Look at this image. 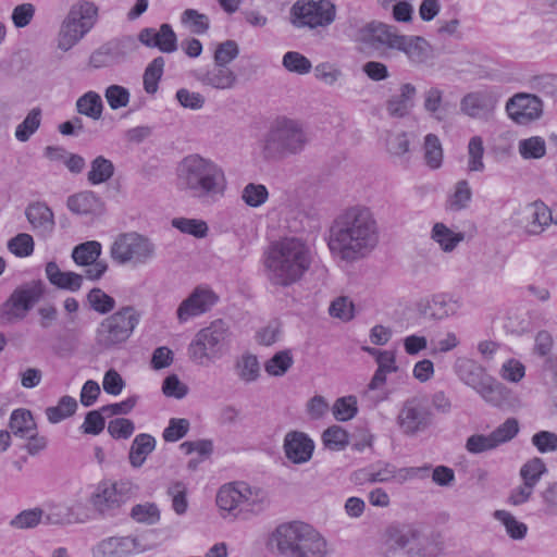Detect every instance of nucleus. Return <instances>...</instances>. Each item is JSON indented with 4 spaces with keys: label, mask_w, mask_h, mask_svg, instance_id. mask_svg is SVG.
Here are the masks:
<instances>
[{
    "label": "nucleus",
    "mask_w": 557,
    "mask_h": 557,
    "mask_svg": "<svg viewBox=\"0 0 557 557\" xmlns=\"http://www.w3.org/2000/svg\"><path fill=\"white\" fill-rule=\"evenodd\" d=\"M380 228L370 208L351 206L332 221L327 246L332 255L345 262L367 258L379 245Z\"/></svg>",
    "instance_id": "f257e3e1"
},
{
    "label": "nucleus",
    "mask_w": 557,
    "mask_h": 557,
    "mask_svg": "<svg viewBox=\"0 0 557 557\" xmlns=\"http://www.w3.org/2000/svg\"><path fill=\"white\" fill-rule=\"evenodd\" d=\"M312 263V251L298 237L273 242L264 252V273L271 285L289 287L302 280Z\"/></svg>",
    "instance_id": "f03ea898"
},
{
    "label": "nucleus",
    "mask_w": 557,
    "mask_h": 557,
    "mask_svg": "<svg viewBox=\"0 0 557 557\" xmlns=\"http://www.w3.org/2000/svg\"><path fill=\"white\" fill-rule=\"evenodd\" d=\"M180 190L201 203H212L224 196L226 177L223 169L209 158L198 153L184 157L176 168Z\"/></svg>",
    "instance_id": "7ed1b4c3"
},
{
    "label": "nucleus",
    "mask_w": 557,
    "mask_h": 557,
    "mask_svg": "<svg viewBox=\"0 0 557 557\" xmlns=\"http://www.w3.org/2000/svg\"><path fill=\"white\" fill-rule=\"evenodd\" d=\"M440 550L438 544L412 523L392 522L380 539L383 557H436Z\"/></svg>",
    "instance_id": "20e7f679"
},
{
    "label": "nucleus",
    "mask_w": 557,
    "mask_h": 557,
    "mask_svg": "<svg viewBox=\"0 0 557 557\" xmlns=\"http://www.w3.org/2000/svg\"><path fill=\"white\" fill-rule=\"evenodd\" d=\"M280 554L286 557H327L326 540L311 525L289 522L278 525L272 534Z\"/></svg>",
    "instance_id": "39448f33"
},
{
    "label": "nucleus",
    "mask_w": 557,
    "mask_h": 557,
    "mask_svg": "<svg viewBox=\"0 0 557 557\" xmlns=\"http://www.w3.org/2000/svg\"><path fill=\"white\" fill-rule=\"evenodd\" d=\"M308 137L301 125L290 119H280L267 133L262 152L265 159H282L304 150Z\"/></svg>",
    "instance_id": "423d86ee"
},
{
    "label": "nucleus",
    "mask_w": 557,
    "mask_h": 557,
    "mask_svg": "<svg viewBox=\"0 0 557 557\" xmlns=\"http://www.w3.org/2000/svg\"><path fill=\"white\" fill-rule=\"evenodd\" d=\"M98 18V8L90 1L74 3L63 20L58 34V48L69 51L78 44L95 26Z\"/></svg>",
    "instance_id": "0eeeda50"
},
{
    "label": "nucleus",
    "mask_w": 557,
    "mask_h": 557,
    "mask_svg": "<svg viewBox=\"0 0 557 557\" xmlns=\"http://www.w3.org/2000/svg\"><path fill=\"white\" fill-rule=\"evenodd\" d=\"M141 319V312L134 306H124L103 319L97 329V344L104 349L125 343L134 333Z\"/></svg>",
    "instance_id": "6e6552de"
},
{
    "label": "nucleus",
    "mask_w": 557,
    "mask_h": 557,
    "mask_svg": "<svg viewBox=\"0 0 557 557\" xmlns=\"http://www.w3.org/2000/svg\"><path fill=\"white\" fill-rule=\"evenodd\" d=\"M138 487L129 480H104L97 484L89 498L92 508L104 518L122 513L123 506L136 494Z\"/></svg>",
    "instance_id": "1a4fd4ad"
},
{
    "label": "nucleus",
    "mask_w": 557,
    "mask_h": 557,
    "mask_svg": "<svg viewBox=\"0 0 557 557\" xmlns=\"http://www.w3.org/2000/svg\"><path fill=\"white\" fill-rule=\"evenodd\" d=\"M45 293L46 285L41 280H34L17 286L0 306V325H9L25 319Z\"/></svg>",
    "instance_id": "9d476101"
},
{
    "label": "nucleus",
    "mask_w": 557,
    "mask_h": 557,
    "mask_svg": "<svg viewBox=\"0 0 557 557\" xmlns=\"http://www.w3.org/2000/svg\"><path fill=\"white\" fill-rule=\"evenodd\" d=\"M154 255V244L148 237L136 232L120 234L110 248L112 260L120 265H143L152 260Z\"/></svg>",
    "instance_id": "9b49d317"
},
{
    "label": "nucleus",
    "mask_w": 557,
    "mask_h": 557,
    "mask_svg": "<svg viewBox=\"0 0 557 557\" xmlns=\"http://www.w3.org/2000/svg\"><path fill=\"white\" fill-rule=\"evenodd\" d=\"M228 336V326L223 320H215L201 329L188 346L190 359L203 366L221 355L222 347Z\"/></svg>",
    "instance_id": "f8f14e48"
},
{
    "label": "nucleus",
    "mask_w": 557,
    "mask_h": 557,
    "mask_svg": "<svg viewBox=\"0 0 557 557\" xmlns=\"http://www.w3.org/2000/svg\"><path fill=\"white\" fill-rule=\"evenodd\" d=\"M292 16L296 27H323L334 21L335 7L329 0H298L292 8Z\"/></svg>",
    "instance_id": "ddd939ff"
},
{
    "label": "nucleus",
    "mask_w": 557,
    "mask_h": 557,
    "mask_svg": "<svg viewBox=\"0 0 557 557\" xmlns=\"http://www.w3.org/2000/svg\"><path fill=\"white\" fill-rule=\"evenodd\" d=\"M399 39L400 35L395 26L379 21L364 24L356 33L357 41L375 50L382 48L396 49V47H399L397 45Z\"/></svg>",
    "instance_id": "4468645a"
},
{
    "label": "nucleus",
    "mask_w": 557,
    "mask_h": 557,
    "mask_svg": "<svg viewBox=\"0 0 557 557\" xmlns=\"http://www.w3.org/2000/svg\"><path fill=\"white\" fill-rule=\"evenodd\" d=\"M219 301V296L208 286H197L189 296L184 299L176 310L181 323L201 315L211 310Z\"/></svg>",
    "instance_id": "2eb2a0df"
},
{
    "label": "nucleus",
    "mask_w": 557,
    "mask_h": 557,
    "mask_svg": "<svg viewBox=\"0 0 557 557\" xmlns=\"http://www.w3.org/2000/svg\"><path fill=\"white\" fill-rule=\"evenodd\" d=\"M506 111L517 124L525 125L541 117L543 102L535 95L519 92L507 101Z\"/></svg>",
    "instance_id": "dca6fc26"
},
{
    "label": "nucleus",
    "mask_w": 557,
    "mask_h": 557,
    "mask_svg": "<svg viewBox=\"0 0 557 557\" xmlns=\"http://www.w3.org/2000/svg\"><path fill=\"white\" fill-rule=\"evenodd\" d=\"M132 42L133 39L131 37H124L102 44L89 55L88 65L95 70H99L122 62L126 57V48Z\"/></svg>",
    "instance_id": "f3484780"
},
{
    "label": "nucleus",
    "mask_w": 557,
    "mask_h": 557,
    "mask_svg": "<svg viewBox=\"0 0 557 557\" xmlns=\"http://www.w3.org/2000/svg\"><path fill=\"white\" fill-rule=\"evenodd\" d=\"M399 428L407 435L423 432L431 424V413L414 400H408L397 417Z\"/></svg>",
    "instance_id": "a211bd4d"
},
{
    "label": "nucleus",
    "mask_w": 557,
    "mask_h": 557,
    "mask_svg": "<svg viewBox=\"0 0 557 557\" xmlns=\"http://www.w3.org/2000/svg\"><path fill=\"white\" fill-rule=\"evenodd\" d=\"M138 40L148 48H158L161 52L172 53L177 50V36L168 23L160 25L157 30L145 27L138 34Z\"/></svg>",
    "instance_id": "6ab92c4d"
},
{
    "label": "nucleus",
    "mask_w": 557,
    "mask_h": 557,
    "mask_svg": "<svg viewBox=\"0 0 557 557\" xmlns=\"http://www.w3.org/2000/svg\"><path fill=\"white\" fill-rule=\"evenodd\" d=\"M496 99L487 92L474 91L460 100V111L471 119L487 120L494 112Z\"/></svg>",
    "instance_id": "aec40b11"
},
{
    "label": "nucleus",
    "mask_w": 557,
    "mask_h": 557,
    "mask_svg": "<svg viewBox=\"0 0 557 557\" xmlns=\"http://www.w3.org/2000/svg\"><path fill=\"white\" fill-rule=\"evenodd\" d=\"M313 450L314 443L306 433L292 431L285 435L284 451L292 462L300 465L309 461Z\"/></svg>",
    "instance_id": "412c9836"
},
{
    "label": "nucleus",
    "mask_w": 557,
    "mask_h": 557,
    "mask_svg": "<svg viewBox=\"0 0 557 557\" xmlns=\"http://www.w3.org/2000/svg\"><path fill=\"white\" fill-rule=\"evenodd\" d=\"M194 77L203 86L214 89H232L237 83V76L234 71L227 66L214 64L210 70H196Z\"/></svg>",
    "instance_id": "4be33fe9"
},
{
    "label": "nucleus",
    "mask_w": 557,
    "mask_h": 557,
    "mask_svg": "<svg viewBox=\"0 0 557 557\" xmlns=\"http://www.w3.org/2000/svg\"><path fill=\"white\" fill-rule=\"evenodd\" d=\"M474 391L493 407L504 408L510 404L511 391L491 374Z\"/></svg>",
    "instance_id": "5701e85b"
},
{
    "label": "nucleus",
    "mask_w": 557,
    "mask_h": 557,
    "mask_svg": "<svg viewBox=\"0 0 557 557\" xmlns=\"http://www.w3.org/2000/svg\"><path fill=\"white\" fill-rule=\"evenodd\" d=\"M417 88L410 83L401 84L398 94L392 95L386 101L389 116L401 119L407 116L414 107Z\"/></svg>",
    "instance_id": "b1692460"
},
{
    "label": "nucleus",
    "mask_w": 557,
    "mask_h": 557,
    "mask_svg": "<svg viewBox=\"0 0 557 557\" xmlns=\"http://www.w3.org/2000/svg\"><path fill=\"white\" fill-rule=\"evenodd\" d=\"M453 369L457 377L473 391L488 375L483 366L467 357H457Z\"/></svg>",
    "instance_id": "393cba45"
},
{
    "label": "nucleus",
    "mask_w": 557,
    "mask_h": 557,
    "mask_svg": "<svg viewBox=\"0 0 557 557\" xmlns=\"http://www.w3.org/2000/svg\"><path fill=\"white\" fill-rule=\"evenodd\" d=\"M46 276L48 281L60 289L77 292L81 289L84 276L75 272H63L54 261L46 264Z\"/></svg>",
    "instance_id": "a878e982"
},
{
    "label": "nucleus",
    "mask_w": 557,
    "mask_h": 557,
    "mask_svg": "<svg viewBox=\"0 0 557 557\" xmlns=\"http://www.w3.org/2000/svg\"><path fill=\"white\" fill-rule=\"evenodd\" d=\"M134 553L133 536H112L102 540L95 550L96 557H124Z\"/></svg>",
    "instance_id": "bb28decb"
},
{
    "label": "nucleus",
    "mask_w": 557,
    "mask_h": 557,
    "mask_svg": "<svg viewBox=\"0 0 557 557\" xmlns=\"http://www.w3.org/2000/svg\"><path fill=\"white\" fill-rule=\"evenodd\" d=\"M67 208L76 214H95L103 209L102 200L91 190L82 191L67 198Z\"/></svg>",
    "instance_id": "cd10ccee"
},
{
    "label": "nucleus",
    "mask_w": 557,
    "mask_h": 557,
    "mask_svg": "<svg viewBox=\"0 0 557 557\" xmlns=\"http://www.w3.org/2000/svg\"><path fill=\"white\" fill-rule=\"evenodd\" d=\"M395 50L406 53L408 59L416 64L425 62L429 58V44L420 36H405L400 35V39Z\"/></svg>",
    "instance_id": "c85d7f7f"
},
{
    "label": "nucleus",
    "mask_w": 557,
    "mask_h": 557,
    "mask_svg": "<svg viewBox=\"0 0 557 557\" xmlns=\"http://www.w3.org/2000/svg\"><path fill=\"white\" fill-rule=\"evenodd\" d=\"M157 441L148 433H140L133 440L129 451L128 461L133 468H140L147 457L156 449Z\"/></svg>",
    "instance_id": "c756f323"
},
{
    "label": "nucleus",
    "mask_w": 557,
    "mask_h": 557,
    "mask_svg": "<svg viewBox=\"0 0 557 557\" xmlns=\"http://www.w3.org/2000/svg\"><path fill=\"white\" fill-rule=\"evenodd\" d=\"M25 215L35 228L51 231L54 226L53 212L45 202L29 203L25 210Z\"/></svg>",
    "instance_id": "7c9ffc66"
},
{
    "label": "nucleus",
    "mask_w": 557,
    "mask_h": 557,
    "mask_svg": "<svg viewBox=\"0 0 557 557\" xmlns=\"http://www.w3.org/2000/svg\"><path fill=\"white\" fill-rule=\"evenodd\" d=\"M44 521L47 524H72L82 522L75 512V506L66 504H54L48 507L47 512L44 513Z\"/></svg>",
    "instance_id": "2f4dec72"
},
{
    "label": "nucleus",
    "mask_w": 557,
    "mask_h": 557,
    "mask_svg": "<svg viewBox=\"0 0 557 557\" xmlns=\"http://www.w3.org/2000/svg\"><path fill=\"white\" fill-rule=\"evenodd\" d=\"M9 428L15 436L24 438L28 436L30 432L36 431L37 424L30 410L18 408L12 411Z\"/></svg>",
    "instance_id": "473e14b6"
},
{
    "label": "nucleus",
    "mask_w": 557,
    "mask_h": 557,
    "mask_svg": "<svg viewBox=\"0 0 557 557\" xmlns=\"http://www.w3.org/2000/svg\"><path fill=\"white\" fill-rule=\"evenodd\" d=\"M234 368L236 375L245 384L253 383L260 376V363L257 356L252 354L242 355L236 360Z\"/></svg>",
    "instance_id": "72a5a7b5"
},
{
    "label": "nucleus",
    "mask_w": 557,
    "mask_h": 557,
    "mask_svg": "<svg viewBox=\"0 0 557 557\" xmlns=\"http://www.w3.org/2000/svg\"><path fill=\"white\" fill-rule=\"evenodd\" d=\"M239 488L242 492V506L255 512H259L268 506L269 499L264 490L251 487L245 482H239Z\"/></svg>",
    "instance_id": "f704fd0d"
},
{
    "label": "nucleus",
    "mask_w": 557,
    "mask_h": 557,
    "mask_svg": "<svg viewBox=\"0 0 557 557\" xmlns=\"http://www.w3.org/2000/svg\"><path fill=\"white\" fill-rule=\"evenodd\" d=\"M115 166L113 162L103 156L96 157L90 162V170L87 173V180L91 185H100L112 178Z\"/></svg>",
    "instance_id": "c9c22d12"
},
{
    "label": "nucleus",
    "mask_w": 557,
    "mask_h": 557,
    "mask_svg": "<svg viewBox=\"0 0 557 557\" xmlns=\"http://www.w3.org/2000/svg\"><path fill=\"white\" fill-rule=\"evenodd\" d=\"M446 107L443 102V90L437 87H431L423 94V109L436 121L446 119Z\"/></svg>",
    "instance_id": "e433bc0d"
},
{
    "label": "nucleus",
    "mask_w": 557,
    "mask_h": 557,
    "mask_svg": "<svg viewBox=\"0 0 557 557\" xmlns=\"http://www.w3.org/2000/svg\"><path fill=\"white\" fill-rule=\"evenodd\" d=\"M76 111L92 120H99L103 111V103L100 95L96 91L85 92L76 100Z\"/></svg>",
    "instance_id": "4c0bfd02"
},
{
    "label": "nucleus",
    "mask_w": 557,
    "mask_h": 557,
    "mask_svg": "<svg viewBox=\"0 0 557 557\" xmlns=\"http://www.w3.org/2000/svg\"><path fill=\"white\" fill-rule=\"evenodd\" d=\"M77 410V401L74 397L64 395L62 396L57 406H51L46 409V416L50 423L57 424L70 417Z\"/></svg>",
    "instance_id": "58836bf2"
},
{
    "label": "nucleus",
    "mask_w": 557,
    "mask_h": 557,
    "mask_svg": "<svg viewBox=\"0 0 557 557\" xmlns=\"http://www.w3.org/2000/svg\"><path fill=\"white\" fill-rule=\"evenodd\" d=\"M181 23L194 35H203L210 28V18L196 9H186L181 14Z\"/></svg>",
    "instance_id": "ea45409f"
},
{
    "label": "nucleus",
    "mask_w": 557,
    "mask_h": 557,
    "mask_svg": "<svg viewBox=\"0 0 557 557\" xmlns=\"http://www.w3.org/2000/svg\"><path fill=\"white\" fill-rule=\"evenodd\" d=\"M532 221L530 223L528 232L532 235L541 234L549 224L555 223L552 211L542 201H535L532 203Z\"/></svg>",
    "instance_id": "a19ab883"
},
{
    "label": "nucleus",
    "mask_w": 557,
    "mask_h": 557,
    "mask_svg": "<svg viewBox=\"0 0 557 557\" xmlns=\"http://www.w3.org/2000/svg\"><path fill=\"white\" fill-rule=\"evenodd\" d=\"M432 238L444 251H451L463 240V233H455L443 223H436L432 230Z\"/></svg>",
    "instance_id": "79ce46f5"
},
{
    "label": "nucleus",
    "mask_w": 557,
    "mask_h": 557,
    "mask_svg": "<svg viewBox=\"0 0 557 557\" xmlns=\"http://www.w3.org/2000/svg\"><path fill=\"white\" fill-rule=\"evenodd\" d=\"M100 255L101 244L96 240L79 244L72 251V258L78 265H89L94 263Z\"/></svg>",
    "instance_id": "37998d69"
},
{
    "label": "nucleus",
    "mask_w": 557,
    "mask_h": 557,
    "mask_svg": "<svg viewBox=\"0 0 557 557\" xmlns=\"http://www.w3.org/2000/svg\"><path fill=\"white\" fill-rule=\"evenodd\" d=\"M239 482L222 486L216 495V504L222 510L232 511L242 506Z\"/></svg>",
    "instance_id": "c03bdc74"
},
{
    "label": "nucleus",
    "mask_w": 557,
    "mask_h": 557,
    "mask_svg": "<svg viewBox=\"0 0 557 557\" xmlns=\"http://www.w3.org/2000/svg\"><path fill=\"white\" fill-rule=\"evenodd\" d=\"M129 517L137 523L147 525L156 524L160 521V509L154 503L146 502L132 507Z\"/></svg>",
    "instance_id": "a18cd8bd"
},
{
    "label": "nucleus",
    "mask_w": 557,
    "mask_h": 557,
    "mask_svg": "<svg viewBox=\"0 0 557 557\" xmlns=\"http://www.w3.org/2000/svg\"><path fill=\"white\" fill-rule=\"evenodd\" d=\"M164 64V58L157 57L146 67L143 78L144 89L147 94L153 95L158 90V83L162 77Z\"/></svg>",
    "instance_id": "49530a36"
},
{
    "label": "nucleus",
    "mask_w": 557,
    "mask_h": 557,
    "mask_svg": "<svg viewBox=\"0 0 557 557\" xmlns=\"http://www.w3.org/2000/svg\"><path fill=\"white\" fill-rule=\"evenodd\" d=\"M41 122V110L40 108L32 109L24 121L16 126L15 137L18 141H27L33 134L39 128Z\"/></svg>",
    "instance_id": "de8ad7c7"
},
{
    "label": "nucleus",
    "mask_w": 557,
    "mask_h": 557,
    "mask_svg": "<svg viewBox=\"0 0 557 557\" xmlns=\"http://www.w3.org/2000/svg\"><path fill=\"white\" fill-rule=\"evenodd\" d=\"M494 518L503 523L507 534L512 540H522L525 537L528 532L527 524L518 521L509 511L496 510Z\"/></svg>",
    "instance_id": "09e8293b"
},
{
    "label": "nucleus",
    "mask_w": 557,
    "mask_h": 557,
    "mask_svg": "<svg viewBox=\"0 0 557 557\" xmlns=\"http://www.w3.org/2000/svg\"><path fill=\"white\" fill-rule=\"evenodd\" d=\"M518 150L520 156L525 160L541 159L546 154V144L544 138L532 136L521 139L518 144Z\"/></svg>",
    "instance_id": "8fccbe9b"
},
{
    "label": "nucleus",
    "mask_w": 557,
    "mask_h": 557,
    "mask_svg": "<svg viewBox=\"0 0 557 557\" xmlns=\"http://www.w3.org/2000/svg\"><path fill=\"white\" fill-rule=\"evenodd\" d=\"M424 160L429 168L435 170L442 165L443 149L438 137L428 134L424 138Z\"/></svg>",
    "instance_id": "3c124183"
},
{
    "label": "nucleus",
    "mask_w": 557,
    "mask_h": 557,
    "mask_svg": "<svg viewBox=\"0 0 557 557\" xmlns=\"http://www.w3.org/2000/svg\"><path fill=\"white\" fill-rule=\"evenodd\" d=\"M293 356L289 350H282L271 357L264 364V370L273 376L284 375L293 366Z\"/></svg>",
    "instance_id": "603ef678"
},
{
    "label": "nucleus",
    "mask_w": 557,
    "mask_h": 557,
    "mask_svg": "<svg viewBox=\"0 0 557 557\" xmlns=\"http://www.w3.org/2000/svg\"><path fill=\"white\" fill-rule=\"evenodd\" d=\"M87 301L90 308L100 314H107L115 307L114 298L98 287L89 290L87 294Z\"/></svg>",
    "instance_id": "864d4df0"
},
{
    "label": "nucleus",
    "mask_w": 557,
    "mask_h": 557,
    "mask_svg": "<svg viewBox=\"0 0 557 557\" xmlns=\"http://www.w3.org/2000/svg\"><path fill=\"white\" fill-rule=\"evenodd\" d=\"M283 66L292 73L305 75L312 69L311 61L298 51H288L283 55Z\"/></svg>",
    "instance_id": "5fc2aeb1"
},
{
    "label": "nucleus",
    "mask_w": 557,
    "mask_h": 557,
    "mask_svg": "<svg viewBox=\"0 0 557 557\" xmlns=\"http://www.w3.org/2000/svg\"><path fill=\"white\" fill-rule=\"evenodd\" d=\"M423 317L432 320H443L453 313V307L444 297L435 296L421 309Z\"/></svg>",
    "instance_id": "6e6d98bb"
},
{
    "label": "nucleus",
    "mask_w": 557,
    "mask_h": 557,
    "mask_svg": "<svg viewBox=\"0 0 557 557\" xmlns=\"http://www.w3.org/2000/svg\"><path fill=\"white\" fill-rule=\"evenodd\" d=\"M546 472L547 468L544 461L539 457H534L521 467L520 476L523 482L535 486Z\"/></svg>",
    "instance_id": "4d7b16f0"
},
{
    "label": "nucleus",
    "mask_w": 557,
    "mask_h": 557,
    "mask_svg": "<svg viewBox=\"0 0 557 557\" xmlns=\"http://www.w3.org/2000/svg\"><path fill=\"white\" fill-rule=\"evenodd\" d=\"M172 225L182 233L193 235L197 238H202L207 236L208 233V225L202 220L175 218L172 220Z\"/></svg>",
    "instance_id": "13d9d810"
},
{
    "label": "nucleus",
    "mask_w": 557,
    "mask_h": 557,
    "mask_svg": "<svg viewBox=\"0 0 557 557\" xmlns=\"http://www.w3.org/2000/svg\"><path fill=\"white\" fill-rule=\"evenodd\" d=\"M269 198L268 189L262 184L249 183L242 191L243 201L251 207L258 208L262 206Z\"/></svg>",
    "instance_id": "bf43d9fd"
},
{
    "label": "nucleus",
    "mask_w": 557,
    "mask_h": 557,
    "mask_svg": "<svg viewBox=\"0 0 557 557\" xmlns=\"http://www.w3.org/2000/svg\"><path fill=\"white\" fill-rule=\"evenodd\" d=\"M322 438L324 445L331 450H342L349 443L347 432L338 425L326 429Z\"/></svg>",
    "instance_id": "052dcab7"
},
{
    "label": "nucleus",
    "mask_w": 557,
    "mask_h": 557,
    "mask_svg": "<svg viewBox=\"0 0 557 557\" xmlns=\"http://www.w3.org/2000/svg\"><path fill=\"white\" fill-rule=\"evenodd\" d=\"M357 412V399L355 396L341 397L333 405V414L337 421L351 420Z\"/></svg>",
    "instance_id": "680f3d73"
},
{
    "label": "nucleus",
    "mask_w": 557,
    "mask_h": 557,
    "mask_svg": "<svg viewBox=\"0 0 557 557\" xmlns=\"http://www.w3.org/2000/svg\"><path fill=\"white\" fill-rule=\"evenodd\" d=\"M239 54V47L235 40L227 39L218 45L214 51V64L227 66Z\"/></svg>",
    "instance_id": "e2e57ef3"
},
{
    "label": "nucleus",
    "mask_w": 557,
    "mask_h": 557,
    "mask_svg": "<svg viewBox=\"0 0 557 557\" xmlns=\"http://www.w3.org/2000/svg\"><path fill=\"white\" fill-rule=\"evenodd\" d=\"M45 511L41 508L23 510L11 520V525L16 529H29L38 525L44 519Z\"/></svg>",
    "instance_id": "0e129e2a"
},
{
    "label": "nucleus",
    "mask_w": 557,
    "mask_h": 557,
    "mask_svg": "<svg viewBox=\"0 0 557 557\" xmlns=\"http://www.w3.org/2000/svg\"><path fill=\"white\" fill-rule=\"evenodd\" d=\"M168 494L172 497L173 510L180 516L184 515L188 508L186 485L177 481L169 486Z\"/></svg>",
    "instance_id": "69168bd1"
},
{
    "label": "nucleus",
    "mask_w": 557,
    "mask_h": 557,
    "mask_svg": "<svg viewBox=\"0 0 557 557\" xmlns=\"http://www.w3.org/2000/svg\"><path fill=\"white\" fill-rule=\"evenodd\" d=\"M519 432V423L515 418H508L504 423L498 425L491 435L498 447L511 441Z\"/></svg>",
    "instance_id": "338daca9"
},
{
    "label": "nucleus",
    "mask_w": 557,
    "mask_h": 557,
    "mask_svg": "<svg viewBox=\"0 0 557 557\" xmlns=\"http://www.w3.org/2000/svg\"><path fill=\"white\" fill-rule=\"evenodd\" d=\"M8 249L16 257H28L34 251V239L29 234L20 233L9 240Z\"/></svg>",
    "instance_id": "774afa93"
}]
</instances>
